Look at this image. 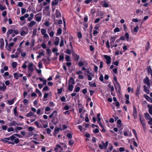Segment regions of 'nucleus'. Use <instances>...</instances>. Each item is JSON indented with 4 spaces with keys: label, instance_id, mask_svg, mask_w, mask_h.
<instances>
[{
    "label": "nucleus",
    "instance_id": "obj_1",
    "mask_svg": "<svg viewBox=\"0 0 152 152\" xmlns=\"http://www.w3.org/2000/svg\"><path fill=\"white\" fill-rule=\"evenodd\" d=\"M113 83L116 91L119 93L121 90V86L120 84L118 83H115V82H113Z\"/></svg>",
    "mask_w": 152,
    "mask_h": 152
},
{
    "label": "nucleus",
    "instance_id": "obj_2",
    "mask_svg": "<svg viewBox=\"0 0 152 152\" xmlns=\"http://www.w3.org/2000/svg\"><path fill=\"white\" fill-rule=\"evenodd\" d=\"M143 83L147 85L149 87H150L151 83L150 82V80L148 77H146L145 78L143 79Z\"/></svg>",
    "mask_w": 152,
    "mask_h": 152
},
{
    "label": "nucleus",
    "instance_id": "obj_3",
    "mask_svg": "<svg viewBox=\"0 0 152 152\" xmlns=\"http://www.w3.org/2000/svg\"><path fill=\"white\" fill-rule=\"evenodd\" d=\"M104 57L105 58L106 60V63L107 64H110L111 62V58L109 56L106 55H104Z\"/></svg>",
    "mask_w": 152,
    "mask_h": 152
},
{
    "label": "nucleus",
    "instance_id": "obj_4",
    "mask_svg": "<svg viewBox=\"0 0 152 152\" xmlns=\"http://www.w3.org/2000/svg\"><path fill=\"white\" fill-rule=\"evenodd\" d=\"M117 36H115L113 37H111L110 39V44L111 46H112L114 43L115 39L117 38Z\"/></svg>",
    "mask_w": 152,
    "mask_h": 152
},
{
    "label": "nucleus",
    "instance_id": "obj_5",
    "mask_svg": "<svg viewBox=\"0 0 152 152\" xmlns=\"http://www.w3.org/2000/svg\"><path fill=\"white\" fill-rule=\"evenodd\" d=\"M139 118L140 121L141 122V124H142V125L145 124V120L143 116H142L141 115H140Z\"/></svg>",
    "mask_w": 152,
    "mask_h": 152
},
{
    "label": "nucleus",
    "instance_id": "obj_6",
    "mask_svg": "<svg viewBox=\"0 0 152 152\" xmlns=\"http://www.w3.org/2000/svg\"><path fill=\"white\" fill-rule=\"evenodd\" d=\"M144 97L148 102L152 103V99L146 94L144 95Z\"/></svg>",
    "mask_w": 152,
    "mask_h": 152
},
{
    "label": "nucleus",
    "instance_id": "obj_7",
    "mask_svg": "<svg viewBox=\"0 0 152 152\" xmlns=\"http://www.w3.org/2000/svg\"><path fill=\"white\" fill-rule=\"evenodd\" d=\"M137 111L136 108L134 105L133 106V115L134 117V118H136L137 116Z\"/></svg>",
    "mask_w": 152,
    "mask_h": 152
},
{
    "label": "nucleus",
    "instance_id": "obj_8",
    "mask_svg": "<svg viewBox=\"0 0 152 152\" xmlns=\"http://www.w3.org/2000/svg\"><path fill=\"white\" fill-rule=\"evenodd\" d=\"M58 120L57 117H54L52 120L51 122L54 125H56L58 123Z\"/></svg>",
    "mask_w": 152,
    "mask_h": 152
},
{
    "label": "nucleus",
    "instance_id": "obj_9",
    "mask_svg": "<svg viewBox=\"0 0 152 152\" xmlns=\"http://www.w3.org/2000/svg\"><path fill=\"white\" fill-rule=\"evenodd\" d=\"M57 111L56 110H54L53 111L52 113L49 116V118H51L53 117H55L57 115Z\"/></svg>",
    "mask_w": 152,
    "mask_h": 152
},
{
    "label": "nucleus",
    "instance_id": "obj_10",
    "mask_svg": "<svg viewBox=\"0 0 152 152\" xmlns=\"http://www.w3.org/2000/svg\"><path fill=\"white\" fill-rule=\"evenodd\" d=\"M33 66V64L32 63L29 64L28 66V70H30L31 72H33L34 70Z\"/></svg>",
    "mask_w": 152,
    "mask_h": 152
},
{
    "label": "nucleus",
    "instance_id": "obj_11",
    "mask_svg": "<svg viewBox=\"0 0 152 152\" xmlns=\"http://www.w3.org/2000/svg\"><path fill=\"white\" fill-rule=\"evenodd\" d=\"M69 84V85H74L75 84V81L74 79L71 77L70 78L69 80L68 81Z\"/></svg>",
    "mask_w": 152,
    "mask_h": 152
},
{
    "label": "nucleus",
    "instance_id": "obj_12",
    "mask_svg": "<svg viewBox=\"0 0 152 152\" xmlns=\"http://www.w3.org/2000/svg\"><path fill=\"white\" fill-rule=\"evenodd\" d=\"M0 48L1 49H2L3 48L4 45V39L3 38H1L0 39Z\"/></svg>",
    "mask_w": 152,
    "mask_h": 152
},
{
    "label": "nucleus",
    "instance_id": "obj_13",
    "mask_svg": "<svg viewBox=\"0 0 152 152\" xmlns=\"http://www.w3.org/2000/svg\"><path fill=\"white\" fill-rule=\"evenodd\" d=\"M140 86H139L137 87V89L135 92V94L137 96H139V94L140 91Z\"/></svg>",
    "mask_w": 152,
    "mask_h": 152
},
{
    "label": "nucleus",
    "instance_id": "obj_14",
    "mask_svg": "<svg viewBox=\"0 0 152 152\" xmlns=\"http://www.w3.org/2000/svg\"><path fill=\"white\" fill-rule=\"evenodd\" d=\"M56 15L57 18H58L61 16V14L58 10L57 9L56 11Z\"/></svg>",
    "mask_w": 152,
    "mask_h": 152
},
{
    "label": "nucleus",
    "instance_id": "obj_15",
    "mask_svg": "<svg viewBox=\"0 0 152 152\" xmlns=\"http://www.w3.org/2000/svg\"><path fill=\"white\" fill-rule=\"evenodd\" d=\"M144 91L147 94H149V93L150 92V90L148 89V88L145 85H144Z\"/></svg>",
    "mask_w": 152,
    "mask_h": 152
},
{
    "label": "nucleus",
    "instance_id": "obj_16",
    "mask_svg": "<svg viewBox=\"0 0 152 152\" xmlns=\"http://www.w3.org/2000/svg\"><path fill=\"white\" fill-rule=\"evenodd\" d=\"M34 123L38 128H43L42 125L40 124H39V122L38 121H35Z\"/></svg>",
    "mask_w": 152,
    "mask_h": 152
},
{
    "label": "nucleus",
    "instance_id": "obj_17",
    "mask_svg": "<svg viewBox=\"0 0 152 152\" xmlns=\"http://www.w3.org/2000/svg\"><path fill=\"white\" fill-rule=\"evenodd\" d=\"M147 107L149 108L148 111L149 113L152 115V105H150L149 104H148L147 105Z\"/></svg>",
    "mask_w": 152,
    "mask_h": 152
},
{
    "label": "nucleus",
    "instance_id": "obj_18",
    "mask_svg": "<svg viewBox=\"0 0 152 152\" xmlns=\"http://www.w3.org/2000/svg\"><path fill=\"white\" fill-rule=\"evenodd\" d=\"M13 30L12 29H9L7 32V37H8L10 34H12V33L13 32Z\"/></svg>",
    "mask_w": 152,
    "mask_h": 152
},
{
    "label": "nucleus",
    "instance_id": "obj_19",
    "mask_svg": "<svg viewBox=\"0 0 152 152\" xmlns=\"http://www.w3.org/2000/svg\"><path fill=\"white\" fill-rule=\"evenodd\" d=\"M55 41L54 42V44L58 45L59 44V38L58 37H56L55 38Z\"/></svg>",
    "mask_w": 152,
    "mask_h": 152
},
{
    "label": "nucleus",
    "instance_id": "obj_20",
    "mask_svg": "<svg viewBox=\"0 0 152 152\" xmlns=\"http://www.w3.org/2000/svg\"><path fill=\"white\" fill-rule=\"evenodd\" d=\"M74 86L72 85H69V84L68 85V89L69 91H72L73 90V89L74 88Z\"/></svg>",
    "mask_w": 152,
    "mask_h": 152
},
{
    "label": "nucleus",
    "instance_id": "obj_21",
    "mask_svg": "<svg viewBox=\"0 0 152 152\" xmlns=\"http://www.w3.org/2000/svg\"><path fill=\"white\" fill-rule=\"evenodd\" d=\"M61 43L60 44V47H62V46H63L64 45V41L63 38L62 36H61Z\"/></svg>",
    "mask_w": 152,
    "mask_h": 152
},
{
    "label": "nucleus",
    "instance_id": "obj_22",
    "mask_svg": "<svg viewBox=\"0 0 152 152\" xmlns=\"http://www.w3.org/2000/svg\"><path fill=\"white\" fill-rule=\"evenodd\" d=\"M6 89V87L4 83H2V86L0 87V90H2V91H4Z\"/></svg>",
    "mask_w": 152,
    "mask_h": 152
},
{
    "label": "nucleus",
    "instance_id": "obj_23",
    "mask_svg": "<svg viewBox=\"0 0 152 152\" xmlns=\"http://www.w3.org/2000/svg\"><path fill=\"white\" fill-rule=\"evenodd\" d=\"M144 115L145 118L147 120H148L149 118H151L148 113H145Z\"/></svg>",
    "mask_w": 152,
    "mask_h": 152
},
{
    "label": "nucleus",
    "instance_id": "obj_24",
    "mask_svg": "<svg viewBox=\"0 0 152 152\" xmlns=\"http://www.w3.org/2000/svg\"><path fill=\"white\" fill-rule=\"evenodd\" d=\"M150 48V45L149 42L148 41L147 42V44L145 46V50H146L148 51V50Z\"/></svg>",
    "mask_w": 152,
    "mask_h": 152
},
{
    "label": "nucleus",
    "instance_id": "obj_25",
    "mask_svg": "<svg viewBox=\"0 0 152 152\" xmlns=\"http://www.w3.org/2000/svg\"><path fill=\"white\" fill-rule=\"evenodd\" d=\"M58 0H54V1H53L52 2V5L54 6L58 4Z\"/></svg>",
    "mask_w": 152,
    "mask_h": 152
},
{
    "label": "nucleus",
    "instance_id": "obj_26",
    "mask_svg": "<svg viewBox=\"0 0 152 152\" xmlns=\"http://www.w3.org/2000/svg\"><path fill=\"white\" fill-rule=\"evenodd\" d=\"M62 29L61 28H59L57 30L56 35H58L61 34L62 33Z\"/></svg>",
    "mask_w": 152,
    "mask_h": 152
},
{
    "label": "nucleus",
    "instance_id": "obj_27",
    "mask_svg": "<svg viewBox=\"0 0 152 152\" xmlns=\"http://www.w3.org/2000/svg\"><path fill=\"white\" fill-rule=\"evenodd\" d=\"M17 63L15 62H13L12 64V66L13 69L15 68L17 66Z\"/></svg>",
    "mask_w": 152,
    "mask_h": 152
},
{
    "label": "nucleus",
    "instance_id": "obj_28",
    "mask_svg": "<svg viewBox=\"0 0 152 152\" xmlns=\"http://www.w3.org/2000/svg\"><path fill=\"white\" fill-rule=\"evenodd\" d=\"M17 122L15 121H13L10 123V125L11 126H15L16 125Z\"/></svg>",
    "mask_w": 152,
    "mask_h": 152
},
{
    "label": "nucleus",
    "instance_id": "obj_29",
    "mask_svg": "<svg viewBox=\"0 0 152 152\" xmlns=\"http://www.w3.org/2000/svg\"><path fill=\"white\" fill-rule=\"evenodd\" d=\"M36 22L34 21H31L29 23V26L31 27H32L33 25H35Z\"/></svg>",
    "mask_w": 152,
    "mask_h": 152
},
{
    "label": "nucleus",
    "instance_id": "obj_30",
    "mask_svg": "<svg viewBox=\"0 0 152 152\" xmlns=\"http://www.w3.org/2000/svg\"><path fill=\"white\" fill-rule=\"evenodd\" d=\"M37 32V28H35L33 31V34L32 35V37H34L36 34V33Z\"/></svg>",
    "mask_w": 152,
    "mask_h": 152
},
{
    "label": "nucleus",
    "instance_id": "obj_31",
    "mask_svg": "<svg viewBox=\"0 0 152 152\" xmlns=\"http://www.w3.org/2000/svg\"><path fill=\"white\" fill-rule=\"evenodd\" d=\"M36 92L39 95V96H42V94L41 92L38 89H36Z\"/></svg>",
    "mask_w": 152,
    "mask_h": 152
},
{
    "label": "nucleus",
    "instance_id": "obj_32",
    "mask_svg": "<svg viewBox=\"0 0 152 152\" xmlns=\"http://www.w3.org/2000/svg\"><path fill=\"white\" fill-rule=\"evenodd\" d=\"M17 107H15L14 109V114L15 115L18 116V113L17 111Z\"/></svg>",
    "mask_w": 152,
    "mask_h": 152
},
{
    "label": "nucleus",
    "instance_id": "obj_33",
    "mask_svg": "<svg viewBox=\"0 0 152 152\" xmlns=\"http://www.w3.org/2000/svg\"><path fill=\"white\" fill-rule=\"evenodd\" d=\"M14 77L16 78V79L17 80L18 78L19 75L17 73H15L13 74Z\"/></svg>",
    "mask_w": 152,
    "mask_h": 152
},
{
    "label": "nucleus",
    "instance_id": "obj_34",
    "mask_svg": "<svg viewBox=\"0 0 152 152\" xmlns=\"http://www.w3.org/2000/svg\"><path fill=\"white\" fill-rule=\"evenodd\" d=\"M16 137L15 135H14V134H12L11 136L10 137V140L11 141H13L14 140Z\"/></svg>",
    "mask_w": 152,
    "mask_h": 152
},
{
    "label": "nucleus",
    "instance_id": "obj_35",
    "mask_svg": "<svg viewBox=\"0 0 152 152\" xmlns=\"http://www.w3.org/2000/svg\"><path fill=\"white\" fill-rule=\"evenodd\" d=\"M149 68L148 67V74H151L152 73V70L150 66H149Z\"/></svg>",
    "mask_w": 152,
    "mask_h": 152
},
{
    "label": "nucleus",
    "instance_id": "obj_36",
    "mask_svg": "<svg viewBox=\"0 0 152 152\" xmlns=\"http://www.w3.org/2000/svg\"><path fill=\"white\" fill-rule=\"evenodd\" d=\"M108 141L106 142L105 143H104V142H103V145L105 149L107 148L108 145Z\"/></svg>",
    "mask_w": 152,
    "mask_h": 152
},
{
    "label": "nucleus",
    "instance_id": "obj_37",
    "mask_svg": "<svg viewBox=\"0 0 152 152\" xmlns=\"http://www.w3.org/2000/svg\"><path fill=\"white\" fill-rule=\"evenodd\" d=\"M1 141L5 143H7L8 144H9V141L5 139V138H4L3 139H1Z\"/></svg>",
    "mask_w": 152,
    "mask_h": 152
},
{
    "label": "nucleus",
    "instance_id": "obj_38",
    "mask_svg": "<svg viewBox=\"0 0 152 152\" xmlns=\"http://www.w3.org/2000/svg\"><path fill=\"white\" fill-rule=\"evenodd\" d=\"M75 58L74 59L75 61H77L79 60L80 57L78 55L76 54L75 55Z\"/></svg>",
    "mask_w": 152,
    "mask_h": 152
},
{
    "label": "nucleus",
    "instance_id": "obj_39",
    "mask_svg": "<svg viewBox=\"0 0 152 152\" xmlns=\"http://www.w3.org/2000/svg\"><path fill=\"white\" fill-rule=\"evenodd\" d=\"M64 56L63 54H62V55H60L59 56V60L60 61L63 60H64Z\"/></svg>",
    "mask_w": 152,
    "mask_h": 152
},
{
    "label": "nucleus",
    "instance_id": "obj_40",
    "mask_svg": "<svg viewBox=\"0 0 152 152\" xmlns=\"http://www.w3.org/2000/svg\"><path fill=\"white\" fill-rule=\"evenodd\" d=\"M50 31V30H48V32L49 33L50 36L52 37H53L54 35V32L53 31H52L51 32H50V33H49V32Z\"/></svg>",
    "mask_w": 152,
    "mask_h": 152
},
{
    "label": "nucleus",
    "instance_id": "obj_41",
    "mask_svg": "<svg viewBox=\"0 0 152 152\" xmlns=\"http://www.w3.org/2000/svg\"><path fill=\"white\" fill-rule=\"evenodd\" d=\"M33 115V113L30 111L29 113H27V115H26V116L27 117H29L31 116H32Z\"/></svg>",
    "mask_w": 152,
    "mask_h": 152
},
{
    "label": "nucleus",
    "instance_id": "obj_42",
    "mask_svg": "<svg viewBox=\"0 0 152 152\" xmlns=\"http://www.w3.org/2000/svg\"><path fill=\"white\" fill-rule=\"evenodd\" d=\"M11 57L12 58H18V54H17V55H15L14 54L12 55Z\"/></svg>",
    "mask_w": 152,
    "mask_h": 152
},
{
    "label": "nucleus",
    "instance_id": "obj_43",
    "mask_svg": "<svg viewBox=\"0 0 152 152\" xmlns=\"http://www.w3.org/2000/svg\"><path fill=\"white\" fill-rule=\"evenodd\" d=\"M80 88L79 87H77L75 89L74 91H75L76 92H78L80 91Z\"/></svg>",
    "mask_w": 152,
    "mask_h": 152
},
{
    "label": "nucleus",
    "instance_id": "obj_44",
    "mask_svg": "<svg viewBox=\"0 0 152 152\" xmlns=\"http://www.w3.org/2000/svg\"><path fill=\"white\" fill-rule=\"evenodd\" d=\"M74 143V141L71 139H70L69 141V144L70 145H72Z\"/></svg>",
    "mask_w": 152,
    "mask_h": 152
},
{
    "label": "nucleus",
    "instance_id": "obj_45",
    "mask_svg": "<svg viewBox=\"0 0 152 152\" xmlns=\"http://www.w3.org/2000/svg\"><path fill=\"white\" fill-rule=\"evenodd\" d=\"M65 59L67 61H69L70 59V56L68 55H66Z\"/></svg>",
    "mask_w": 152,
    "mask_h": 152
},
{
    "label": "nucleus",
    "instance_id": "obj_46",
    "mask_svg": "<svg viewBox=\"0 0 152 152\" xmlns=\"http://www.w3.org/2000/svg\"><path fill=\"white\" fill-rule=\"evenodd\" d=\"M139 29V27L138 26H137L134 28V31L135 32H137Z\"/></svg>",
    "mask_w": 152,
    "mask_h": 152
},
{
    "label": "nucleus",
    "instance_id": "obj_47",
    "mask_svg": "<svg viewBox=\"0 0 152 152\" xmlns=\"http://www.w3.org/2000/svg\"><path fill=\"white\" fill-rule=\"evenodd\" d=\"M8 102L9 105H12L14 103V100L12 99V100L8 101Z\"/></svg>",
    "mask_w": 152,
    "mask_h": 152
},
{
    "label": "nucleus",
    "instance_id": "obj_48",
    "mask_svg": "<svg viewBox=\"0 0 152 152\" xmlns=\"http://www.w3.org/2000/svg\"><path fill=\"white\" fill-rule=\"evenodd\" d=\"M26 61H25L24 62V63L23 65L22 66V67L24 69H26L27 68V65L26 64Z\"/></svg>",
    "mask_w": 152,
    "mask_h": 152
},
{
    "label": "nucleus",
    "instance_id": "obj_49",
    "mask_svg": "<svg viewBox=\"0 0 152 152\" xmlns=\"http://www.w3.org/2000/svg\"><path fill=\"white\" fill-rule=\"evenodd\" d=\"M49 89V88L48 86H45L43 88L42 91H46L48 90Z\"/></svg>",
    "mask_w": 152,
    "mask_h": 152
},
{
    "label": "nucleus",
    "instance_id": "obj_50",
    "mask_svg": "<svg viewBox=\"0 0 152 152\" xmlns=\"http://www.w3.org/2000/svg\"><path fill=\"white\" fill-rule=\"evenodd\" d=\"M14 131L13 128L12 127H9L7 129V131L8 132H10Z\"/></svg>",
    "mask_w": 152,
    "mask_h": 152
},
{
    "label": "nucleus",
    "instance_id": "obj_51",
    "mask_svg": "<svg viewBox=\"0 0 152 152\" xmlns=\"http://www.w3.org/2000/svg\"><path fill=\"white\" fill-rule=\"evenodd\" d=\"M60 129H61V130H62L61 129H60L59 128H56L54 129V132L56 133H58Z\"/></svg>",
    "mask_w": 152,
    "mask_h": 152
},
{
    "label": "nucleus",
    "instance_id": "obj_52",
    "mask_svg": "<svg viewBox=\"0 0 152 152\" xmlns=\"http://www.w3.org/2000/svg\"><path fill=\"white\" fill-rule=\"evenodd\" d=\"M77 36L79 38H80L82 37V35L80 32H78Z\"/></svg>",
    "mask_w": 152,
    "mask_h": 152
},
{
    "label": "nucleus",
    "instance_id": "obj_53",
    "mask_svg": "<svg viewBox=\"0 0 152 152\" xmlns=\"http://www.w3.org/2000/svg\"><path fill=\"white\" fill-rule=\"evenodd\" d=\"M106 46L107 48H110V46L109 45V42L108 40H107L106 43Z\"/></svg>",
    "mask_w": 152,
    "mask_h": 152
},
{
    "label": "nucleus",
    "instance_id": "obj_54",
    "mask_svg": "<svg viewBox=\"0 0 152 152\" xmlns=\"http://www.w3.org/2000/svg\"><path fill=\"white\" fill-rule=\"evenodd\" d=\"M36 20L37 22H39L41 20V17H37L36 18Z\"/></svg>",
    "mask_w": 152,
    "mask_h": 152
},
{
    "label": "nucleus",
    "instance_id": "obj_55",
    "mask_svg": "<svg viewBox=\"0 0 152 152\" xmlns=\"http://www.w3.org/2000/svg\"><path fill=\"white\" fill-rule=\"evenodd\" d=\"M125 37L127 39V41H128L129 39V34L127 32L125 34Z\"/></svg>",
    "mask_w": 152,
    "mask_h": 152
},
{
    "label": "nucleus",
    "instance_id": "obj_56",
    "mask_svg": "<svg viewBox=\"0 0 152 152\" xmlns=\"http://www.w3.org/2000/svg\"><path fill=\"white\" fill-rule=\"evenodd\" d=\"M26 9L23 8H21V13L22 14H24L26 12Z\"/></svg>",
    "mask_w": 152,
    "mask_h": 152
},
{
    "label": "nucleus",
    "instance_id": "obj_57",
    "mask_svg": "<svg viewBox=\"0 0 152 152\" xmlns=\"http://www.w3.org/2000/svg\"><path fill=\"white\" fill-rule=\"evenodd\" d=\"M132 132L134 133V135L135 136L136 138L137 139L138 138L137 136V134L135 130L134 129H133L132 130Z\"/></svg>",
    "mask_w": 152,
    "mask_h": 152
},
{
    "label": "nucleus",
    "instance_id": "obj_58",
    "mask_svg": "<svg viewBox=\"0 0 152 152\" xmlns=\"http://www.w3.org/2000/svg\"><path fill=\"white\" fill-rule=\"evenodd\" d=\"M41 32L42 34H45V33L46 32V30H45L43 28H42L41 29Z\"/></svg>",
    "mask_w": 152,
    "mask_h": 152
},
{
    "label": "nucleus",
    "instance_id": "obj_59",
    "mask_svg": "<svg viewBox=\"0 0 152 152\" xmlns=\"http://www.w3.org/2000/svg\"><path fill=\"white\" fill-rule=\"evenodd\" d=\"M120 31L119 28L118 27L116 28L114 30V32L116 33L117 32H118Z\"/></svg>",
    "mask_w": 152,
    "mask_h": 152
},
{
    "label": "nucleus",
    "instance_id": "obj_60",
    "mask_svg": "<svg viewBox=\"0 0 152 152\" xmlns=\"http://www.w3.org/2000/svg\"><path fill=\"white\" fill-rule=\"evenodd\" d=\"M58 148H61V146L57 144L56 145V148H55V150L56 151H57V150H58Z\"/></svg>",
    "mask_w": 152,
    "mask_h": 152
},
{
    "label": "nucleus",
    "instance_id": "obj_61",
    "mask_svg": "<svg viewBox=\"0 0 152 152\" xmlns=\"http://www.w3.org/2000/svg\"><path fill=\"white\" fill-rule=\"evenodd\" d=\"M2 31L3 33H5L6 31V28L5 27H3L2 28Z\"/></svg>",
    "mask_w": 152,
    "mask_h": 152
},
{
    "label": "nucleus",
    "instance_id": "obj_62",
    "mask_svg": "<svg viewBox=\"0 0 152 152\" xmlns=\"http://www.w3.org/2000/svg\"><path fill=\"white\" fill-rule=\"evenodd\" d=\"M149 121L148 122V124L150 125H152V118H149Z\"/></svg>",
    "mask_w": 152,
    "mask_h": 152
},
{
    "label": "nucleus",
    "instance_id": "obj_63",
    "mask_svg": "<svg viewBox=\"0 0 152 152\" xmlns=\"http://www.w3.org/2000/svg\"><path fill=\"white\" fill-rule=\"evenodd\" d=\"M27 34L26 33V32L24 31H22L20 33V34L21 36H24L25 34Z\"/></svg>",
    "mask_w": 152,
    "mask_h": 152
},
{
    "label": "nucleus",
    "instance_id": "obj_64",
    "mask_svg": "<svg viewBox=\"0 0 152 152\" xmlns=\"http://www.w3.org/2000/svg\"><path fill=\"white\" fill-rule=\"evenodd\" d=\"M99 80L102 82H103V77L102 75H100L99 78Z\"/></svg>",
    "mask_w": 152,
    "mask_h": 152
}]
</instances>
